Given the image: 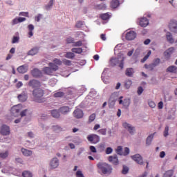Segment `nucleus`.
Segmentation results:
<instances>
[{"label": "nucleus", "mask_w": 177, "mask_h": 177, "mask_svg": "<svg viewBox=\"0 0 177 177\" xmlns=\"http://www.w3.org/2000/svg\"><path fill=\"white\" fill-rule=\"evenodd\" d=\"M35 102L42 103L44 102V90L41 88H35L32 92Z\"/></svg>", "instance_id": "nucleus-1"}, {"label": "nucleus", "mask_w": 177, "mask_h": 177, "mask_svg": "<svg viewBox=\"0 0 177 177\" xmlns=\"http://www.w3.org/2000/svg\"><path fill=\"white\" fill-rule=\"evenodd\" d=\"M98 169H100L104 175L111 174L113 168L111 166L106 162H99L97 165Z\"/></svg>", "instance_id": "nucleus-2"}, {"label": "nucleus", "mask_w": 177, "mask_h": 177, "mask_svg": "<svg viewBox=\"0 0 177 177\" xmlns=\"http://www.w3.org/2000/svg\"><path fill=\"white\" fill-rule=\"evenodd\" d=\"M87 140L91 143L96 145V143H99V142H100V137L95 133H92L87 136Z\"/></svg>", "instance_id": "nucleus-3"}, {"label": "nucleus", "mask_w": 177, "mask_h": 177, "mask_svg": "<svg viewBox=\"0 0 177 177\" xmlns=\"http://www.w3.org/2000/svg\"><path fill=\"white\" fill-rule=\"evenodd\" d=\"M0 133H1L3 136L10 135V128L8 125L3 124L1 126Z\"/></svg>", "instance_id": "nucleus-4"}, {"label": "nucleus", "mask_w": 177, "mask_h": 177, "mask_svg": "<svg viewBox=\"0 0 177 177\" xmlns=\"http://www.w3.org/2000/svg\"><path fill=\"white\" fill-rule=\"evenodd\" d=\"M132 160L133 161H136L137 164H139V165H143V158H142V156L140 154L137 153L136 155H133L131 156Z\"/></svg>", "instance_id": "nucleus-5"}, {"label": "nucleus", "mask_w": 177, "mask_h": 177, "mask_svg": "<svg viewBox=\"0 0 177 177\" xmlns=\"http://www.w3.org/2000/svg\"><path fill=\"white\" fill-rule=\"evenodd\" d=\"M125 37L127 41H132L136 38V33L135 31L131 30L127 32Z\"/></svg>", "instance_id": "nucleus-6"}, {"label": "nucleus", "mask_w": 177, "mask_h": 177, "mask_svg": "<svg viewBox=\"0 0 177 177\" xmlns=\"http://www.w3.org/2000/svg\"><path fill=\"white\" fill-rule=\"evenodd\" d=\"M31 74L34 78H39L42 77V71L39 69L35 68L33 70L31 71Z\"/></svg>", "instance_id": "nucleus-7"}, {"label": "nucleus", "mask_w": 177, "mask_h": 177, "mask_svg": "<svg viewBox=\"0 0 177 177\" xmlns=\"http://www.w3.org/2000/svg\"><path fill=\"white\" fill-rule=\"evenodd\" d=\"M108 161H109V162H111V164H113V165H118V164H120L117 155L110 156L108 158Z\"/></svg>", "instance_id": "nucleus-8"}, {"label": "nucleus", "mask_w": 177, "mask_h": 177, "mask_svg": "<svg viewBox=\"0 0 177 177\" xmlns=\"http://www.w3.org/2000/svg\"><path fill=\"white\" fill-rule=\"evenodd\" d=\"M73 116L75 118L77 119L82 118V117H84V111H82V110L80 109H76L73 111Z\"/></svg>", "instance_id": "nucleus-9"}, {"label": "nucleus", "mask_w": 177, "mask_h": 177, "mask_svg": "<svg viewBox=\"0 0 177 177\" xmlns=\"http://www.w3.org/2000/svg\"><path fill=\"white\" fill-rule=\"evenodd\" d=\"M29 86H31V88H39L41 86V82L37 80H30L28 82Z\"/></svg>", "instance_id": "nucleus-10"}, {"label": "nucleus", "mask_w": 177, "mask_h": 177, "mask_svg": "<svg viewBox=\"0 0 177 177\" xmlns=\"http://www.w3.org/2000/svg\"><path fill=\"white\" fill-rule=\"evenodd\" d=\"M122 125L125 129H127L131 135H133V132H135V127L127 122L123 123Z\"/></svg>", "instance_id": "nucleus-11"}, {"label": "nucleus", "mask_w": 177, "mask_h": 177, "mask_svg": "<svg viewBox=\"0 0 177 177\" xmlns=\"http://www.w3.org/2000/svg\"><path fill=\"white\" fill-rule=\"evenodd\" d=\"M21 109H23L21 104H18L12 107L11 112L12 114H17L21 111Z\"/></svg>", "instance_id": "nucleus-12"}, {"label": "nucleus", "mask_w": 177, "mask_h": 177, "mask_svg": "<svg viewBox=\"0 0 177 177\" xmlns=\"http://www.w3.org/2000/svg\"><path fill=\"white\" fill-rule=\"evenodd\" d=\"M115 102H117V99L115 98V95H111L109 100V106L110 109H113L114 106H115Z\"/></svg>", "instance_id": "nucleus-13"}, {"label": "nucleus", "mask_w": 177, "mask_h": 177, "mask_svg": "<svg viewBox=\"0 0 177 177\" xmlns=\"http://www.w3.org/2000/svg\"><path fill=\"white\" fill-rule=\"evenodd\" d=\"M17 71L20 74H24L28 71V65H22L17 68Z\"/></svg>", "instance_id": "nucleus-14"}, {"label": "nucleus", "mask_w": 177, "mask_h": 177, "mask_svg": "<svg viewBox=\"0 0 177 177\" xmlns=\"http://www.w3.org/2000/svg\"><path fill=\"white\" fill-rule=\"evenodd\" d=\"M139 25L141 27H147L149 26V19L146 17L140 18L139 19Z\"/></svg>", "instance_id": "nucleus-15"}, {"label": "nucleus", "mask_w": 177, "mask_h": 177, "mask_svg": "<svg viewBox=\"0 0 177 177\" xmlns=\"http://www.w3.org/2000/svg\"><path fill=\"white\" fill-rule=\"evenodd\" d=\"M174 50H175V48L174 47H171L169 49H167L164 53V55L166 57V59H169L171 57V55H172V53H174Z\"/></svg>", "instance_id": "nucleus-16"}, {"label": "nucleus", "mask_w": 177, "mask_h": 177, "mask_svg": "<svg viewBox=\"0 0 177 177\" xmlns=\"http://www.w3.org/2000/svg\"><path fill=\"white\" fill-rule=\"evenodd\" d=\"M124 97L122 96H120L119 97L120 100H119V104H123L124 107H129V104H130V102H129V100H122V99Z\"/></svg>", "instance_id": "nucleus-17"}, {"label": "nucleus", "mask_w": 177, "mask_h": 177, "mask_svg": "<svg viewBox=\"0 0 177 177\" xmlns=\"http://www.w3.org/2000/svg\"><path fill=\"white\" fill-rule=\"evenodd\" d=\"M50 167L53 169H55V168H57L59 167V159H57V158H54L52 159V160L50 162Z\"/></svg>", "instance_id": "nucleus-18"}, {"label": "nucleus", "mask_w": 177, "mask_h": 177, "mask_svg": "<svg viewBox=\"0 0 177 177\" xmlns=\"http://www.w3.org/2000/svg\"><path fill=\"white\" fill-rule=\"evenodd\" d=\"M166 73H171V74H177V67L171 65L166 69Z\"/></svg>", "instance_id": "nucleus-19"}, {"label": "nucleus", "mask_w": 177, "mask_h": 177, "mask_svg": "<svg viewBox=\"0 0 177 177\" xmlns=\"http://www.w3.org/2000/svg\"><path fill=\"white\" fill-rule=\"evenodd\" d=\"M17 97L19 102H26V100H27L28 97H27V94L23 92L21 94H19Z\"/></svg>", "instance_id": "nucleus-20"}, {"label": "nucleus", "mask_w": 177, "mask_h": 177, "mask_svg": "<svg viewBox=\"0 0 177 177\" xmlns=\"http://www.w3.org/2000/svg\"><path fill=\"white\" fill-rule=\"evenodd\" d=\"M59 113H61L62 114H67V113H69L70 111V107L68 106H62L59 109Z\"/></svg>", "instance_id": "nucleus-21"}, {"label": "nucleus", "mask_w": 177, "mask_h": 177, "mask_svg": "<svg viewBox=\"0 0 177 177\" xmlns=\"http://www.w3.org/2000/svg\"><path fill=\"white\" fill-rule=\"evenodd\" d=\"M39 50V48L38 47H35L28 52V55L29 56H34L37 55V53H38Z\"/></svg>", "instance_id": "nucleus-22"}, {"label": "nucleus", "mask_w": 177, "mask_h": 177, "mask_svg": "<svg viewBox=\"0 0 177 177\" xmlns=\"http://www.w3.org/2000/svg\"><path fill=\"white\" fill-rule=\"evenodd\" d=\"M51 115L53 118H60V112L57 109H53L51 111Z\"/></svg>", "instance_id": "nucleus-23"}, {"label": "nucleus", "mask_w": 177, "mask_h": 177, "mask_svg": "<svg viewBox=\"0 0 177 177\" xmlns=\"http://www.w3.org/2000/svg\"><path fill=\"white\" fill-rule=\"evenodd\" d=\"M21 153L25 156L26 157H30V156H32V151L26 149L24 148L21 149Z\"/></svg>", "instance_id": "nucleus-24"}, {"label": "nucleus", "mask_w": 177, "mask_h": 177, "mask_svg": "<svg viewBox=\"0 0 177 177\" xmlns=\"http://www.w3.org/2000/svg\"><path fill=\"white\" fill-rule=\"evenodd\" d=\"M169 28L171 31H174V30H177V21H171Z\"/></svg>", "instance_id": "nucleus-25"}, {"label": "nucleus", "mask_w": 177, "mask_h": 177, "mask_svg": "<svg viewBox=\"0 0 177 177\" xmlns=\"http://www.w3.org/2000/svg\"><path fill=\"white\" fill-rule=\"evenodd\" d=\"M120 6V1L118 0H112L111 2V8L112 9H116V8Z\"/></svg>", "instance_id": "nucleus-26"}, {"label": "nucleus", "mask_w": 177, "mask_h": 177, "mask_svg": "<svg viewBox=\"0 0 177 177\" xmlns=\"http://www.w3.org/2000/svg\"><path fill=\"white\" fill-rule=\"evenodd\" d=\"M134 73H135V71L133 70V68H128L126 70L125 74L127 77H132Z\"/></svg>", "instance_id": "nucleus-27"}, {"label": "nucleus", "mask_w": 177, "mask_h": 177, "mask_svg": "<svg viewBox=\"0 0 177 177\" xmlns=\"http://www.w3.org/2000/svg\"><path fill=\"white\" fill-rule=\"evenodd\" d=\"M120 60L118 59V58H111L109 62V64L112 67H114L115 66H117V64H118Z\"/></svg>", "instance_id": "nucleus-28"}, {"label": "nucleus", "mask_w": 177, "mask_h": 177, "mask_svg": "<svg viewBox=\"0 0 177 177\" xmlns=\"http://www.w3.org/2000/svg\"><path fill=\"white\" fill-rule=\"evenodd\" d=\"M166 37L167 41L169 42V44H174V42H175V40H174V38L172 37V34H171V32H167L166 34Z\"/></svg>", "instance_id": "nucleus-29"}, {"label": "nucleus", "mask_w": 177, "mask_h": 177, "mask_svg": "<svg viewBox=\"0 0 177 177\" xmlns=\"http://www.w3.org/2000/svg\"><path fill=\"white\" fill-rule=\"evenodd\" d=\"M28 35H29V38H31V37H32V35H34V33L32 32V31H34V25L32 24H30L28 26Z\"/></svg>", "instance_id": "nucleus-30"}, {"label": "nucleus", "mask_w": 177, "mask_h": 177, "mask_svg": "<svg viewBox=\"0 0 177 177\" xmlns=\"http://www.w3.org/2000/svg\"><path fill=\"white\" fill-rule=\"evenodd\" d=\"M100 17H101V19L102 20H109V19H110V17H111V16L110 15V14H109V12H106L104 14H101L100 15Z\"/></svg>", "instance_id": "nucleus-31"}, {"label": "nucleus", "mask_w": 177, "mask_h": 177, "mask_svg": "<svg viewBox=\"0 0 177 177\" xmlns=\"http://www.w3.org/2000/svg\"><path fill=\"white\" fill-rule=\"evenodd\" d=\"M153 138H154V134H151L147 137L146 140L147 146H150V145H151V140H153Z\"/></svg>", "instance_id": "nucleus-32"}, {"label": "nucleus", "mask_w": 177, "mask_h": 177, "mask_svg": "<svg viewBox=\"0 0 177 177\" xmlns=\"http://www.w3.org/2000/svg\"><path fill=\"white\" fill-rule=\"evenodd\" d=\"M64 57H66V59H73L75 57V54H74V53L68 52L66 53Z\"/></svg>", "instance_id": "nucleus-33"}, {"label": "nucleus", "mask_w": 177, "mask_h": 177, "mask_svg": "<svg viewBox=\"0 0 177 177\" xmlns=\"http://www.w3.org/2000/svg\"><path fill=\"white\" fill-rule=\"evenodd\" d=\"M71 52L73 53L81 54L83 52L82 48H73L71 49Z\"/></svg>", "instance_id": "nucleus-34"}, {"label": "nucleus", "mask_w": 177, "mask_h": 177, "mask_svg": "<svg viewBox=\"0 0 177 177\" xmlns=\"http://www.w3.org/2000/svg\"><path fill=\"white\" fill-rule=\"evenodd\" d=\"M49 67L53 70V71H57L59 70V66L53 63L49 64Z\"/></svg>", "instance_id": "nucleus-35"}, {"label": "nucleus", "mask_w": 177, "mask_h": 177, "mask_svg": "<svg viewBox=\"0 0 177 177\" xmlns=\"http://www.w3.org/2000/svg\"><path fill=\"white\" fill-rule=\"evenodd\" d=\"M174 175V170H168L163 174V177H171Z\"/></svg>", "instance_id": "nucleus-36"}, {"label": "nucleus", "mask_w": 177, "mask_h": 177, "mask_svg": "<svg viewBox=\"0 0 177 177\" xmlns=\"http://www.w3.org/2000/svg\"><path fill=\"white\" fill-rule=\"evenodd\" d=\"M115 152H116L117 154H118L119 156H123V155H124V152L122 151V147L118 146V147H117V149H115Z\"/></svg>", "instance_id": "nucleus-37"}, {"label": "nucleus", "mask_w": 177, "mask_h": 177, "mask_svg": "<svg viewBox=\"0 0 177 177\" xmlns=\"http://www.w3.org/2000/svg\"><path fill=\"white\" fill-rule=\"evenodd\" d=\"M151 55V51L149 50L148 51L147 54L143 57V59H141V63H145V62H146V60H147V59H149V57H150Z\"/></svg>", "instance_id": "nucleus-38"}, {"label": "nucleus", "mask_w": 177, "mask_h": 177, "mask_svg": "<svg viewBox=\"0 0 177 177\" xmlns=\"http://www.w3.org/2000/svg\"><path fill=\"white\" fill-rule=\"evenodd\" d=\"M132 85V80H127L124 82V86L127 89H129Z\"/></svg>", "instance_id": "nucleus-39"}, {"label": "nucleus", "mask_w": 177, "mask_h": 177, "mask_svg": "<svg viewBox=\"0 0 177 177\" xmlns=\"http://www.w3.org/2000/svg\"><path fill=\"white\" fill-rule=\"evenodd\" d=\"M53 62L54 64L57 66H62V64H63V62L57 58L54 59Z\"/></svg>", "instance_id": "nucleus-40"}, {"label": "nucleus", "mask_w": 177, "mask_h": 177, "mask_svg": "<svg viewBox=\"0 0 177 177\" xmlns=\"http://www.w3.org/2000/svg\"><path fill=\"white\" fill-rule=\"evenodd\" d=\"M64 96V93L62 91H58L54 93V97H63Z\"/></svg>", "instance_id": "nucleus-41"}, {"label": "nucleus", "mask_w": 177, "mask_h": 177, "mask_svg": "<svg viewBox=\"0 0 177 177\" xmlns=\"http://www.w3.org/2000/svg\"><path fill=\"white\" fill-rule=\"evenodd\" d=\"M96 118V114L95 113H92L89 118H88V122L91 124V122H93Z\"/></svg>", "instance_id": "nucleus-42"}, {"label": "nucleus", "mask_w": 177, "mask_h": 177, "mask_svg": "<svg viewBox=\"0 0 177 177\" xmlns=\"http://www.w3.org/2000/svg\"><path fill=\"white\" fill-rule=\"evenodd\" d=\"M129 172V168L125 165H123V169L122 170V174L123 175H127Z\"/></svg>", "instance_id": "nucleus-43"}, {"label": "nucleus", "mask_w": 177, "mask_h": 177, "mask_svg": "<svg viewBox=\"0 0 177 177\" xmlns=\"http://www.w3.org/2000/svg\"><path fill=\"white\" fill-rule=\"evenodd\" d=\"M169 127L166 126L165 128V131L163 132V136H165V138H167V136H168L169 135Z\"/></svg>", "instance_id": "nucleus-44"}, {"label": "nucleus", "mask_w": 177, "mask_h": 177, "mask_svg": "<svg viewBox=\"0 0 177 177\" xmlns=\"http://www.w3.org/2000/svg\"><path fill=\"white\" fill-rule=\"evenodd\" d=\"M145 68H147V70H149L150 71H152V70H154V68L156 67L153 64H145Z\"/></svg>", "instance_id": "nucleus-45"}, {"label": "nucleus", "mask_w": 177, "mask_h": 177, "mask_svg": "<svg viewBox=\"0 0 177 177\" xmlns=\"http://www.w3.org/2000/svg\"><path fill=\"white\" fill-rule=\"evenodd\" d=\"M22 176L23 177H32V174H31L28 171H25L22 173Z\"/></svg>", "instance_id": "nucleus-46"}, {"label": "nucleus", "mask_w": 177, "mask_h": 177, "mask_svg": "<svg viewBox=\"0 0 177 177\" xmlns=\"http://www.w3.org/2000/svg\"><path fill=\"white\" fill-rule=\"evenodd\" d=\"M53 70L50 68V67H46L45 68V73L46 74H48V75H50L53 73Z\"/></svg>", "instance_id": "nucleus-47"}, {"label": "nucleus", "mask_w": 177, "mask_h": 177, "mask_svg": "<svg viewBox=\"0 0 177 177\" xmlns=\"http://www.w3.org/2000/svg\"><path fill=\"white\" fill-rule=\"evenodd\" d=\"M52 6H53V0H50L49 3L46 6V10H50V9H52Z\"/></svg>", "instance_id": "nucleus-48"}, {"label": "nucleus", "mask_w": 177, "mask_h": 177, "mask_svg": "<svg viewBox=\"0 0 177 177\" xmlns=\"http://www.w3.org/2000/svg\"><path fill=\"white\" fill-rule=\"evenodd\" d=\"M20 40V37L19 36H14L12 38V44H17Z\"/></svg>", "instance_id": "nucleus-49"}, {"label": "nucleus", "mask_w": 177, "mask_h": 177, "mask_svg": "<svg viewBox=\"0 0 177 177\" xmlns=\"http://www.w3.org/2000/svg\"><path fill=\"white\" fill-rule=\"evenodd\" d=\"M99 133H100V135H103V136H106L107 133V129H101L100 130H98Z\"/></svg>", "instance_id": "nucleus-50"}, {"label": "nucleus", "mask_w": 177, "mask_h": 177, "mask_svg": "<svg viewBox=\"0 0 177 177\" xmlns=\"http://www.w3.org/2000/svg\"><path fill=\"white\" fill-rule=\"evenodd\" d=\"M66 44H74V38L68 37L66 38Z\"/></svg>", "instance_id": "nucleus-51"}, {"label": "nucleus", "mask_w": 177, "mask_h": 177, "mask_svg": "<svg viewBox=\"0 0 177 177\" xmlns=\"http://www.w3.org/2000/svg\"><path fill=\"white\" fill-rule=\"evenodd\" d=\"M82 26H84V21H78L76 23L75 27H77V28H81V27H82Z\"/></svg>", "instance_id": "nucleus-52"}, {"label": "nucleus", "mask_w": 177, "mask_h": 177, "mask_svg": "<svg viewBox=\"0 0 177 177\" xmlns=\"http://www.w3.org/2000/svg\"><path fill=\"white\" fill-rule=\"evenodd\" d=\"M62 63L65 66H71V61L66 59L62 60Z\"/></svg>", "instance_id": "nucleus-53"}, {"label": "nucleus", "mask_w": 177, "mask_h": 177, "mask_svg": "<svg viewBox=\"0 0 177 177\" xmlns=\"http://www.w3.org/2000/svg\"><path fill=\"white\" fill-rule=\"evenodd\" d=\"M160 59L159 58H156L153 62L152 63V64L155 66V67H157V66L158 64H160Z\"/></svg>", "instance_id": "nucleus-54"}, {"label": "nucleus", "mask_w": 177, "mask_h": 177, "mask_svg": "<svg viewBox=\"0 0 177 177\" xmlns=\"http://www.w3.org/2000/svg\"><path fill=\"white\" fill-rule=\"evenodd\" d=\"M73 46H82V41L80 40L74 42Z\"/></svg>", "instance_id": "nucleus-55"}, {"label": "nucleus", "mask_w": 177, "mask_h": 177, "mask_svg": "<svg viewBox=\"0 0 177 177\" xmlns=\"http://www.w3.org/2000/svg\"><path fill=\"white\" fill-rule=\"evenodd\" d=\"M8 151H6V152L1 153H0V157H1V158H6V157H8Z\"/></svg>", "instance_id": "nucleus-56"}, {"label": "nucleus", "mask_w": 177, "mask_h": 177, "mask_svg": "<svg viewBox=\"0 0 177 177\" xmlns=\"http://www.w3.org/2000/svg\"><path fill=\"white\" fill-rule=\"evenodd\" d=\"M148 104H149V107H151V109H154V107H156V102H155L149 101L148 102Z\"/></svg>", "instance_id": "nucleus-57"}, {"label": "nucleus", "mask_w": 177, "mask_h": 177, "mask_svg": "<svg viewBox=\"0 0 177 177\" xmlns=\"http://www.w3.org/2000/svg\"><path fill=\"white\" fill-rule=\"evenodd\" d=\"M113 153L112 147H107L106 149V154H111Z\"/></svg>", "instance_id": "nucleus-58"}, {"label": "nucleus", "mask_w": 177, "mask_h": 177, "mask_svg": "<svg viewBox=\"0 0 177 177\" xmlns=\"http://www.w3.org/2000/svg\"><path fill=\"white\" fill-rule=\"evenodd\" d=\"M76 177H85V176H84L82 171L79 170L76 172Z\"/></svg>", "instance_id": "nucleus-59"}, {"label": "nucleus", "mask_w": 177, "mask_h": 177, "mask_svg": "<svg viewBox=\"0 0 177 177\" xmlns=\"http://www.w3.org/2000/svg\"><path fill=\"white\" fill-rule=\"evenodd\" d=\"M128 154H129V148L125 147L123 152V156H128Z\"/></svg>", "instance_id": "nucleus-60"}, {"label": "nucleus", "mask_w": 177, "mask_h": 177, "mask_svg": "<svg viewBox=\"0 0 177 177\" xmlns=\"http://www.w3.org/2000/svg\"><path fill=\"white\" fill-rule=\"evenodd\" d=\"M137 93L138 95H140L141 93H143V88L142 86H139L138 88Z\"/></svg>", "instance_id": "nucleus-61"}, {"label": "nucleus", "mask_w": 177, "mask_h": 177, "mask_svg": "<svg viewBox=\"0 0 177 177\" xmlns=\"http://www.w3.org/2000/svg\"><path fill=\"white\" fill-rule=\"evenodd\" d=\"M42 19V15L39 14L37 16L35 17V21H39Z\"/></svg>", "instance_id": "nucleus-62"}, {"label": "nucleus", "mask_w": 177, "mask_h": 177, "mask_svg": "<svg viewBox=\"0 0 177 177\" xmlns=\"http://www.w3.org/2000/svg\"><path fill=\"white\" fill-rule=\"evenodd\" d=\"M91 153H97L96 148L94 146H90Z\"/></svg>", "instance_id": "nucleus-63"}, {"label": "nucleus", "mask_w": 177, "mask_h": 177, "mask_svg": "<svg viewBox=\"0 0 177 177\" xmlns=\"http://www.w3.org/2000/svg\"><path fill=\"white\" fill-rule=\"evenodd\" d=\"M97 8L101 10L106 9V4H100L97 6Z\"/></svg>", "instance_id": "nucleus-64"}]
</instances>
